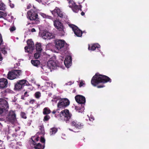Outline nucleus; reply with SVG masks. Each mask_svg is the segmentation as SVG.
<instances>
[{"mask_svg": "<svg viewBox=\"0 0 149 149\" xmlns=\"http://www.w3.org/2000/svg\"><path fill=\"white\" fill-rule=\"evenodd\" d=\"M111 79L108 77L101 75L96 74L92 78L91 81V84L94 86L100 83H105L108 81L111 82Z\"/></svg>", "mask_w": 149, "mask_h": 149, "instance_id": "nucleus-1", "label": "nucleus"}, {"mask_svg": "<svg viewBox=\"0 0 149 149\" xmlns=\"http://www.w3.org/2000/svg\"><path fill=\"white\" fill-rule=\"evenodd\" d=\"M31 139V143L34 146V147L36 149H43L45 147L44 145H42L40 143H36V142L39 140L38 138L36 136L32 137ZM40 141L44 143V145H45V140L43 138L41 137Z\"/></svg>", "mask_w": 149, "mask_h": 149, "instance_id": "nucleus-2", "label": "nucleus"}, {"mask_svg": "<svg viewBox=\"0 0 149 149\" xmlns=\"http://www.w3.org/2000/svg\"><path fill=\"white\" fill-rule=\"evenodd\" d=\"M8 107V102L3 99H0V115H4Z\"/></svg>", "mask_w": 149, "mask_h": 149, "instance_id": "nucleus-3", "label": "nucleus"}, {"mask_svg": "<svg viewBox=\"0 0 149 149\" xmlns=\"http://www.w3.org/2000/svg\"><path fill=\"white\" fill-rule=\"evenodd\" d=\"M21 73L22 71L20 70L9 72L7 75V78L10 80L14 79L17 78Z\"/></svg>", "mask_w": 149, "mask_h": 149, "instance_id": "nucleus-4", "label": "nucleus"}, {"mask_svg": "<svg viewBox=\"0 0 149 149\" xmlns=\"http://www.w3.org/2000/svg\"><path fill=\"white\" fill-rule=\"evenodd\" d=\"M47 66L51 69H54L59 66V64L55 57L51 58L47 62Z\"/></svg>", "mask_w": 149, "mask_h": 149, "instance_id": "nucleus-5", "label": "nucleus"}, {"mask_svg": "<svg viewBox=\"0 0 149 149\" xmlns=\"http://www.w3.org/2000/svg\"><path fill=\"white\" fill-rule=\"evenodd\" d=\"M28 18L31 20L36 21V24H38L39 21L38 20L37 14L33 10H30L27 12Z\"/></svg>", "mask_w": 149, "mask_h": 149, "instance_id": "nucleus-6", "label": "nucleus"}, {"mask_svg": "<svg viewBox=\"0 0 149 149\" xmlns=\"http://www.w3.org/2000/svg\"><path fill=\"white\" fill-rule=\"evenodd\" d=\"M68 1L69 6L70 7L72 8L73 12L75 13H77L81 9V5H77L74 1L73 0H67Z\"/></svg>", "mask_w": 149, "mask_h": 149, "instance_id": "nucleus-7", "label": "nucleus"}, {"mask_svg": "<svg viewBox=\"0 0 149 149\" xmlns=\"http://www.w3.org/2000/svg\"><path fill=\"white\" fill-rule=\"evenodd\" d=\"M28 82L25 80H19L15 84V89L16 90H19L22 88L24 86L28 85Z\"/></svg>", "mask_w": 149, "mask_h": 149, "instance_id": "nucleus-8", "label": "nucleus"}, {"mask_svg": "<svg viewBox=\"0 0 149 149\" xmlns=\"http://www.w3.org/2000/svg\"><path fill=\"white\" fill-rule=\"evenodd\" d=\"M60 115L61 117L63 118L66 122L70 119L71 116L69 113V111L67 109L62 111L60 112Z\"/></svg>", "mask_w": 149, "mask_h": 149, "instance_id": "nucleus-9", "label": "nucleus"}, {"mask_svg": "<svg viewBox=\"0 0 149 149\" xmlns=\"http://www.w3.org/2000/svg\"><path fill=\"white\" fill-rule=\"evenodd\" d=\"M6 120L13 123L16 121V115L13 111H10L6 117Z\"/></svg>", "mask_w": 149, "mask_h": 149, "instance_id": "nucleus-10", "label": "nucleus"}, {"mask_svg": "<svg viewBox=\"0 0 149 149\" xmlns=\"http://www.w3.org/2000/svg\"><path fill=\"white\" fill-rule=\"evenodd\" d=\"M41 36L44 39H50L54 37V34L46 30H44L41 33Z\"/></svg>", "mask_w": 149, "mask_h": 149, "instance_id": "nucleus-11", "label": "nucleus"}, {"mask_svg": "<svg viewBox=\"0 0 149 149\" xmlns=\"http://www.w3.org/2000/svg\"><path fill=\"white\" fill-rule=\"evenodd\" d=\"M54 25L58 30L61 32L63 35L65 33L64 27L62 23L58 20H55L54 22Z\"/></svg>", "mask_w": 149, "mask_h": 149, "instance_id": "nucleus-12", "label": "nucleus"}, {"mask_svg": "<svg viewBox=\"0 0 149 149\" xmlns=\"http://www.w3.org/2000/svg\"><path fill=\"white\" fill-rule=\"evenodd\" d=\"M69 26L71 28L77 37H80L82 36V31L78 27L73 24H69Z\"/></svg>", "mask_w": 149, "mask_h": 149, "instance_id": "nucleus-13", "label": "nucleus"}, {"mask_svg": "<svg viewBox=\"0 0 149 149\" xmlns=\"http://www.w3.org/2000/svg\"><path fill=\"white\" fill-rule=\"evenodd\" d=\"M28 46L25 47V51L28 53L31 52L34 49V45L32 41L30 39L27 41Z\"/></svg>", "mask_w": 149, "mask_h": 149, "instance_id": "nucleus-14", "label": "nucleus"}, {"mask_svg": "<svg viewBox=\"0 0 149 149\" xmlns=\"http://www.w3.org/2000/svg\"><path fill=\"white\" fill-rule=\"evenodd\" d=\"M70 102L67 99H63L59 100L57 106L58 108H61L68 106Z\"/></svg>", "mask_w": 149, "mask_h": 149, "instance_id": "nucleus-15", "label": "nucleus"}, {"mask_svg": "<svg viewBox=\"0 0 149 149\" xmlns=\"http://www.w3.org/2000/svg\"><path fill=\"white\" fill-rule=\"evenodd\" d=\"M51 12L53 15L54 16L57 15L58 16L61 18H65V14L61 11L60 9L58 8H56L54 10L51 11Z\"/></svg>", "mask_w": 149, "mask_h": 149, "instance_id": "nucleus-16", "label": "nucleus"}, {"mask_svg": "<svg viewBox=\"0 0 149 149\" xmlns=\"http://www.w3.org/2000/svg\"><path fill=\"white\" fill-rule=\"evenodd\" d=\"M65 42L63 40H58L55 42V47L58 50L62 49L64 46Z\"/></svg>", "mask_w": 149, "mask_h": 149, "instance_id": "nucleus-17", "label": "nucleus"}, {"mask_svg": "<svg viewBox=\"0 0 149 149\" xmlns=\"http://www.w3.org/2000/svg\"><path fill=\"white\" fill-rule=\"evenodd\" d=\"M75 99L76 102L80 104H84L86 102L85 97L81 95H77L75 97Z\"/></svg>", "mask_w": 149, "mask_h": 149, "instance_id": "nucleus-18", "label": "nucleus"}, {"mask_svg": "<svg viewBox=\"0 0 149 149\" xmlns=\"http://www.w3.org/2000/svg\"><path fill=\"white\" fill-rule=\"evenodd\" d=\"M72 126H74L76 128L80 129L83 128V124L82 123L78 122L76 120H74L72 121L71 123Z\"/></svg>", "mask_w": 149, "mask_h": 149, "instance_id": "nucleus-19", "label": "nucleus"}, {"mask_svg": "<svg viewBox=\"0 0 149 149\" xmlns=\"http://www.w3.org/2000/svg\"><path fill=\"white\" fill-rule=\"evenodd\" d=\"M72 58L70 56H67L64 61L65 65L67 68H69L71 65Z\"/></svg>", "mask_w": 149, "mask_h": 149, "instance_id": "nucleus-20", "label": "nucleus"}, {"mask_svg": "<svg viewBox=\"0 0 149 149\" xmlns=\"http://www.w3.org/2000/svg\"><path fill=\"white\" fill-rule=\"evenodd\" d=\"M8 84L7 80L4 78L0 79V88H3L6 87Z\"/></svg>", "mask_w": 149, "mask_h": 149, "instance_id": "nucleus-21", "label": "nucleus"}, {"mask_svg": "<svg viewBox=\"0 0 149 149\" xmlns=\"http://www.w3.org/2000/svg\"><path fill=\"white\" fill-rule=\"evenodd\" d=\"M15 143H17V144H19V145H20L21 144V143L20 142L18 143L16 142V141L15 140H13L9 144V146L10 147L13 148L14 146H15Z\"/></svg>", "mask_w": 149, "mask_h": 149, "instance_id": "nucleus-22", "label": "nucleus"}, {"mask_svg": "<svg viewBox=\"0 0 149 149\" xmlns=\"http://www.w3.org/2000/svg\"><path fill=\"white\" fill-rule=\"evenodd\" d=\"M36 49L38 52H41L42 50L41 44L40 43H37L36 45Z\"/></svg>", "mask_w": 149, "mask_h": 149, "instance_id": "nucleus-23", "label": "nucleus"}, {"mask_svg": "<svg viewBox=\"0 0 149 149\" xmlns=\"http://www.w3.org/2000/svg\"><path fill=\"white\" fill-rule=\"evenodd\" d=\"M41 68L43 70V71L46 73L48 72L49 71H51V69L50 68H49V67L47 66H47H43L41 67Z\"/></svg>", "mask_w": 149, "mask_h": 149, "instance_id": "nucleus-24", "label": "nucleus"}, {"mask_svg": "<svg viewBox=\"0 0 149 149\" xmlns=\"http://www.w3.org/2000/svg\"><path fill=\"white\" fill-rule=\"evenodd\" d=\"M31 62L32 64L35 66H38L40 63V61L38 60H31Z\"/></svg>", "mask_w": 149, "mask_h": 149, "instance_id": "nucleus-25", "label": "nucleus"}, {"mask_svg": "<svg viewBox=\"0 0 149 149\" xmlns=\"http://www.w3.org/2000/svg\"><path fill=\"white\" fill-rule=\"evenodd\" d=\"M51 112V111L48 107L45 108L43 110V113L44 115H47L50 113Z\"/></svg>", "mask_w": 149, "mask_h": 149, "instance_id": "nucleus-26", "label": "nucleus"}, {"mask_svg": "<svg viewBox=\"0 0 149 149\" xmlns=\"http://www.w3.org/2000/svg\"><path fill=\"white\" fill-rule=\"evenodd\" d=\"M57 129L55 128H52L50 130V135L54 134L57 132Z\"/></svg>", "mask_w": 149, "mask_h": 149, "instance_id": "nucleus-27", "label": "nucleus"}, {"mask_svg": "<svg viewBox=\"0 0 149 149\" xmlns=\"http://www.w3.org/2000/svg\"><path fill=\"white\" fill-rule=\"evenodd\" d=\"M96 48H100V45L98 44H94L91 46V49L92 50H94Z\"/></svg>", "mask_w": 149, "mask_h": 149, "instance_id": "nucleus-28", "label": "nucleus"}, {"mask_svg": "<svg viewBox=\"0 0 149 149\" xmlns=\"http://www.w3.org/2000/svg\"><path fill=\"white\" fill-rule=\"evenodd\" d=\"M40 15L44 18H48L50 19H52V18L51 16L47 15L44 13H41Z\"/></svg>", "mask_w": 149, "mask_h": 149, "instance_id": "nucleus-29", "label": "nucleus"}, {"mask_svg": "<svg viewBox=\"0 0 149 149\" xmlns=\"http://www.w3.org/2000/svg\"><path fill=\"white\" fill-rule=\"evenodd\" d=\"M7 15V13L5 12L0 11V18L5 17Z\"/></svg>", "mask_w": 149, "mask_h": 149, "instance_id": "nucleus-30", "label": "nucleus"}, {"mask_svg": "<svg viewBox=\"0 0 149 149\" xmlns=\"http://www.w3.org/2000/svg\"><path fill=\"white\" fill-rule=\"evenodd\" d=\"M5 9V5L2 3L0 2V10H4Z\"/></svg>", "mask_w": 149, "mask_h": 149, "instance_id": "nucleus-31", "label": "nucleus"}, {"mask_svg": "<svg viewBox=\"0 0 149 149\" xmlns=\"http://www.w3.org/2000/svg\"><path fill=\"white\" fill-rule=\"evenodd\" d=\"M1 51L2 52V53L4 54H7V52L6 51L5 49V47H3L1 48Z\"/></svg>", "mask_w": 149, "mask_h": 149, "instance_id": "nucleus-32", "label": "nucleus"}, {"mask_svg": "<svg viewBox=\"0 0 149 149\" xmlns=\"http://www.w3.org/2000/svg\"><path fill=\"white\" fill-rule=\"evenodd\" d=\"M40 52H38L35 53L34 55V57L36 58H38L40 56Z\"/></svg>", "mask_w": 149, "mask_h": 149, "instance_id": "nucleus-33", "label": "nucleus"}, {"mask_svg": "<svg viewBox=\"0 0 149 149\" xmlns=\"http://www.w3.org/2000/svg\"><path fill=\"white\" fill-rule=\"evenodd\" d=\"M50 118V117L49 116L46 115L44 117L43 121H47Z\"/></svg>", "mask_w": 149, "mask_h": 149, "instance_id": "nucleus-34", "label": "nucleus"}, {"mask_svg": "<svg viewBox=\"0 0 149 149\" xmlns=\"http://www.w3.org/2000/svg\"><path fill=\"white\" fill-rule=\"evenodd\" d=\"M41 94L40 92H38L35 93V96L37 98H39Z\"/></svg>", "mask_w": 149, "mask_h": 149, "instance_id": "nucleus-35", "label": "nucleus"}, {"mask_svg": "<svg viewBox=\"0 0 149 149\" xmlns=\"http://www.w3.org/2000/svg\"><path fill=\"white\" fill-rule=\"evenodd\" d=\"M21 116L22 118L26 119V118L25 113L24 112H21Z\"/></svg>", "mask_w": 149, "mask_h": 149, "instance_id": "nucleus-36", "label": "nucleus"}, {"mask_svg": "<svg viewBox=\"0 0 149 149\" xmlns=\"http://www.w3.org/2000/svg\"><path fill=\"white\" fill-rule=\"evenodd\" d=\"M16 28L14 26H13L10 27V29L11 32H13L16 30Z\"/></svg>", "mask_w": 149, "mask_h": 149, "instance_id": "nucleus-37", "label": "nucleus"}, {"mask_svg": "<svg viewBox=\"0 0 149 149\" xmlns=\"http://www.w3.org/2000/svg\"><path fill=\"white\" fill-rule=\"evenodd\" d=\"M9 3L10 4V7L11 8H13L14 6V4L11 3V1L10 0H9Z\"/></svg>", "mask_w": 149, "mask_h": 149, "instance_id": "nucleus-38", "label": "nucleus"}, {"mask_svg": "<svg viewBox=\"0 0 149 149\" xmlns=\"http://www.w3.org/2000/svg\"><path fill=\"white\" fill-rule=\"evenodd\" d=\"M3 40L1 34L0 33V45L2 44Z\"/></svg>", "mask_w": 149, "mask_h": 149, "instance_id": "nucleus-39", "label": "nucleus"}, {"mask_svg": "<svg viewBox=\"0 0 149 149\" xmlns=\"http://www.w3.org/2000/svg\"><path fill=\"white\" fill-rule=\"evenodd\" d=\"M46 85H49V86H50V85L51 84L49 82H46Z\"/></svg>", "mask_w": 149, "mask_h": 149, "instance_id": "nucleus-40", "label": "nucleus"}, {"mask_svg": "<svg viewBox=\"0 0 149 149\" xmlns=\"http://www.w3.org/2000/svg\"><path fill=\"white\" fill-rule=\"evenodd\" d=\"M72 83L71 82H69L67 83H66V84L67 85H70L72 84Z\"/></svg>", "mask_w": 149, "mask_h": 149, "instance_id": "nucleus-41", "label": "nucleus"}, {"mask_svg": "<svg viewBox=\"0 0 149 149\" xmlns=\"http://www.w3.org/2000/svg\"><path fill=\"white\" fill-rule=\"evenodd\" d=\"M84 84V83H83L82 81H81L80 82V84H79V86L80 87L82 86Z\"/></svg>", "mask_w": 149, "mask_h": 149, "instance_id": "nucleus-42", "label": "nucleus"}, {"mask_svg": "<svg viewBox=\"0 0 149 149\" xmlns=\"http://www.w3.org/2000/svg\"><path fill=\"white\" fill-rule=\"evenodd\" d=\"M52 102H54L55 103H56L57 102V100L56 99H54L52 100Z\"/></svg>", "mask_w": 149, "mask_h": 149, "instance_id": "nucleus-43", "label": "nucleus"}, {"mask_svg": "<svg viewBox=\"0 0 149 149\" xmlns=\"http://www.w3.org/2000/svg\"><path fill=\"white\" fill-rule=\"evenodd\" d=\"M39 128L40 129H42V130H43V126L41 125V126H40L39 127Z\"/></svg>", "mask_w": 149, "mask_h": 149, "instance_id": "nucleus-44", "label": "nucleus"}, {"mask_svg": "<svg viewBox=\"0 0 149 149\" xmlns=\"http://www.w3.org/2000/svg\"><path fill=\"white\" fill-rule=\"evenodd\" d=\"M27 92H25V93H24V95L25 96L27 97L28 96V95L27 94Z\"/></svg>", "mask_w": 149, "mask_h": 149, "instance_id": "nucleus-45", "label": "nucleus"}, {"mask_svg": "<svg viewBox=\"0 0 149 149\" xmlns=\"http://www.w3.org/2000/svg\"><path fill=\"white\" fill-rule=\"evenodd\" d=\"M104 87V86L103 85L98 86H97V88H102Z\"/></svg>", "mask_w": 149, "mask_h": 149, "instance_id": "nucleus-46", "label": "nucleus"}, {"mask_svg": "<svg viewBox=\"0 0 149 149\" xmlns=\"http://www.w3.org/2000/svg\"><path fill=\"white\" fill-rule=\"evenodd\" d=\"M34 102V100H31L30 101V103L31 104H33Z\"/></svg>", "mask_w": 149, "mask_h": 149, "instance_id": "nucleus-47", "label": "nucleus"}, {"mask_svg": "<svg viewBox=\"0 0 149 149\" xmlns=\"http://www.w3.org/2000/svg\"><path fill=\"white\" fill-rule=\"evenodd\" d=\"M45 3H47L48 2L49 0H43Z\"/></svg>", "mask_w": 149, "mask_h": 149, "instance_id": "nucleus-48", "label": "nucleus"}, {"mask_svg": "<svg viewBox=\"0 0 149 149\" xmlns=\"http://www.w3.org/2000/svg\"><path fill=\"white\" fill-rule=\"evenodd\" d=\"M35 31H36V30H35V29L34 28H33L31 30V31L32 32H35Z\"/></svg>", "mask_w": 149, "mask_h": 149, "instance_id": "nucleus-49", "label": "nucleus"}, {"mask_svg": "<svg viewBox=\"0 0 149 149\" xmlns=\"http://www.w3.org/2000/svg\"><path fill=\"white\" fill-rule=\"evenodd\" d=\"M24 134V132H20V135L23 136Z\"/></svg>", "mask_w": 149, "mask_h": 149, "instance_id": "nucleus-50", "label": "nucleus"}, {"mask_svg": "<svg viewBox=\"0 0 149 149\" xmlns=\"http://www.w3.org/2000/svg\"><path fill=\"white\" fill-rule=\"evenodd\" d=\"M51 86L52 88H53V86H54V87H55L56 85L55 84H51Z\"/></svg>", "mask_w": 149, "mask_h": 149, "instance_id": "nucleus-51", "label": "nucleus"}, {"mask_svg": "<svg viewBox=\"0 0 149 149\" xmlns=\"http://www.w3.org/2000/svg\"><path fill=\"white\" fill-rule=\"evenodd\" d=\"M2 57L1 56V54L0 53V61L2 60Z\"/></svg>", "mask_w": 149, "mask_h": 149, "instance_id": "nucleus-52", "label": "nucleus"}, {"mask_svg": "<svg viewBox=\"0 0 149 149\" xmlns=\"http://www.w3.org/2000/svg\"><path fill=\"white\" fill-rule=\"evenodd\" d=\"M84 14L85 13L83 12H82L81 13V14L82 16L84 15Z\"/></svg>", "mask_w": 149, "mask_h": 149, "instance_id": "nucleus-53", "label": "nucleus"}, {"mask_svg": "<svg viewBox=\"0 0 149 149\" xmlns=\"http://www.w3.org/2000/svg\"><path fill=\"white\" fill-rule=\"evenodd\" d=\"M91 119H92L93 120H94L93 117H91V118H89V120H91Z\"/></svg>", "mask_w": 149, "mask_h": 149, "instance_id": "nucleus-54", "label": "nucleus"}, {"mask_svg": "<svg viewBox=\"0 0 149 149\" xmlns=\"http://www.w3.org/2000/svg\"><path fill=\"white\" fill-rule=\"evenodd\" d=\"M56 111L55 110H54L52 111V113L53 114H55L56 113Z\"/></svg>", "mask_w": 149, "mask_h": 149, "instance_id": "nucleus-55", "label": "nucleus"}, {"mask_svg": "<svg viewBox=\"0 0 149 149\" xmlns=\"http://www.w3.org/2000/svg\"><path fill=\"white\" fill-rule=\"evenodd\" d=\"M13 136L14 137V136H16V135L14 134V135L13 134Z\"/></svg>", "mask_w": 149, "mask_h": 149, "instance_id": "nucleus-56", "label": "nucleus"}, {"mask_svg": "<svg viewBox=\"0 0 149 149\" xmlns=\"http://www.w3.org/2000/svg\"><path fill=\"white\" fill-rule=\"evenodd\" d=\"M30 8L29 7V6H27V8L28 9H29Z\"/></svg>", "mask_w": 149, "mask_h": 149, "instance_id": "nucleus-57", "label": "nucleus"}, {"mask_svg": "<svg viewBox=\"0 0 149 149\" xmlns=\"http://www.w3.org/2000/svg\"><path fill=\"white\" fill-rule=\"evenodd\" d=\"M2 119H1V118H0V120H1Z\"/></svg>", "mask_w": 149, "mask_h": 149, "instance_id": "nucleus-58", "label": "nucleus"}, {"mask_svg": "<svg viewBox=\"0 0 149 149\" xmlns=\"http://www.w3.org/2000/svg\"><path fill=\"white\" fill-rule=\"evenodd\" d=\"M69 130L71 131H72V130L70 129H69Z\"/></svg>", "mask_w": 149, "mask_h": 149, "instance_id": "nucleus-59", "label": "nucleus"}, {"mask_svg": "<svg viewBox=\"0 0 149 149\" xmlns=\"http://www.w3.org/2000/svg\"><path fill=\"white\" fill-rule=\"evenodd\" d=\"M88 49H89V47H88Z\"/></svg>", "mask_w": 149, "mask_h": 149, "instance_id": "nucleus-60", "label": "nucleus"}, {"mask_svg": "<svg viewBox=\"0 0 149 149\" xmlns=\"http://www.w3.org/2000/svg\"><path fill=\"white\" fill-rule=\"evenodd\" d=\"M8 137H7V139H8Z\"/></svg>", "mask_w": 149, "mask_h": 149, "instance_id": "nucleus-61", "label": "nucleus"}]
</instances>
